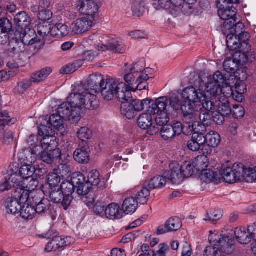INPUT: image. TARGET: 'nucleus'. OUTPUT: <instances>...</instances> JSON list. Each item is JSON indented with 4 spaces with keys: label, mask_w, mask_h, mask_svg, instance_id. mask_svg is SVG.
<instances>
[{
    "label": "nucleus",
    "mask_w": 256,
    "mask_h": 256,
    "mask_svg": "<svg viewBox=\"0 0 256 256\" xmlns=\"http://www.w3.org/2000/svg\"><path fill=\"white\" fill-rule=\"evenodd\" d=\"M226 81V77L220 71L212 76L204 77L198 81L196 89L192 86L185 88L182 91L183 97L191 100L194 102L202 98H216L220 94V87Z\"/></svg>",
    "instance_id": "nucleus-1"
},
{
    "label": "nucleus",
    "mask_w": 256,
    "mask_h": 256,
    "mask_svg": "<svg viewBox=\"0 0 256 256\" xmlns=\"http://www.w3.org/2000/svg\"><path fill=\"white\" fill-rule=\"evenodd\" d=\"M74 6L81 15L70 24L71 34L84 36L86 34L94 25L98 18V6L92 0H76Z\"/></svg>",
    "instance_id": "nucleus-2"
},
{
    "label": "nucleus",
    "mask_w": 256,
    "mask_h": 256,
    "mask_svg": "<svg viewBox=\"0 0 256 256\" xmlns=\"http://www.w3.org/2000/svg\"><path fill=\"white\" fill-rule=\"evenodd\" d=\"M214 98H202L203 100H198V102H194L191 100H189V104L187 107L183 108L184 111L186 116V120H194L196 118V112L204 108L207 111L216 110L222 114L228 116L232 112L229 100L224 96H220L214 102H212L209 99L213 100Z\"/></svg>",
    "instance_id": "nucleus-3"
},
{
    "label": "nucleus",
    "mask_w": 256,
    "mask_h": 256,
    "mask_svg": "<svg viewBox=\"0 0 256 256\" xmlns=\"http://www.w3.org/2000/svg\"><path fill=\"white\" fill-rule=\"evenodd\" d=\"M62 104H68L72 116L70 117V118L74 122H77L80 120V112L83 108L94 110L98 105V103H96V106L93 104L90 94L81 86L79 88L78 92L71 93L68 98V101Z\"/></svg>",
    "instance_id": "nucleus-4"
},
{
    "label": "nucleus",
    "mask_w": 256,
    "mask_h": 256,
    "mask_svg": "<svg viewBox=\"0 0 256 256\" xmlns=\"http://www.w3.org/2000/svg\"><path fill=\"white\" fill-rule=\"evenodd\" d=\"M152 69L147 68L143 70L140 64H132L126 70L124 78L127 85L132 88L133 92L142 90L148 88L147 80L154 77Z\"/></svg>",
    "instance_id": "nucleus-5"
},
{
    "label": "nucleus",
    "mask_w": 256,
    "mask_h": 256,
    "mask_svg": "<svg viewBox=\"0 0 256 256\" xmlns=\"http://www.w3.org/2000/svg\"><path fill=\"white\" fill-rule=\"evenodd\" d=\"M219 172L224 180L228 184H234L242 180L248 182L249 180L247 173L248 175L250 170L241 163L232 164L230 162H226L222 165Z\"/></svg>",
    "instance_id": "nucleus-6"
},
{
    "label": "nucleus",
    "mask_w": 256,
    "mask_h": 256,
    "mask_svg": "<svg viewBox=\"0 0 256 256\" xmlns=\"http://www.w3.org/2000/svg\"><path fill=\"white\" fill-rule=\"evenodd\" d=\"M147 111L152 115H156L155 121L157 125H166L169 122L170 115L168 99L166 97L157 98Z\"/></svg>",
    "instance_id": "nucleus-7"
},
{
    "label": "nucleus",
    "mask_w": 256,
    "mask_h": 256,
    "mask_svg": "<svg viewBox=\"0 0 256 256\" xmlns=\"http://www.w3.org/2000/svg\"><path fill=\"white\" fill-rule=\"evenodd\" d=\"M14 34L15 38L18 40L16 46L14 47V50L17 52H24V46L26 45L32 46L38 44L43 45L44 44L42 40H38L36 37L34 31L30 28L16 30Z\"/></svg>",
    "instance_id": "nucleus-8"
},
{
    "label": "nucleus",
    "mask_w": 256,
    "mask_h": 256,
    "mask_svg": "<svg viewBox=\"0 0 256 256\" xmlns=\"http://www.w3.org/2000/svg\"><path fill=\"white\" fill-rule=\"evenodd\" d=\"M68 109V106L66 104H62L58 108V114H52L48 118L50 124L57 130L64 128V120H68L72 123L74 122L69 117H72Z\"/></svg>",
    "instance_id": "nucleus-9"
},
{
    "label": "nucleus",
    "mask_w": 256,
    "mask_h": 256,
    "mask_svg": "<svg viewBox=\"0 0 256 256\" xmlns=\"http://www.w3.org/2000/svg\"><path fill=\"white\" fill-rule=\"evenodd\" d=\"M222 30L224 34H232L237 35L242 38L244 41H246L250 34L244 31V25L236 18L232 20H227L224 22L222 26Z\"/></svg>",
    "instance_id": "nucleus-10"
},
{
    "label": "nucleus",
    "mask_w": 256,
    "mask_h": 256,
    "mask_svg": "<svg viewBox=\"0 0 256 256\" xmlns=\"http://www.w3.org/2000/svg\"><path fill=\"white\" fill-rule=\"evenodd\" d=\"M104 80V78L101 74L99 73L92 74L90 75L86 84L81 86L83 89L89 92L92 102L95 106L96 103H98L96 96L98 86H100V84L102 83Z\"/></svg>",
    "instance_id": "nucleus-11"
},
{
    "label": "nucleus",
    "mask_w": 256,
    "mask_h": 256,
    "mask_svg": "<svg viewBox=\"0 0 256 256\" xmlns=\"http://www.w3.org/2000/svg\"><path fill=\"white\" fill-rule=\"evenodd\" d=\"M52 130L44 125L41 126L38 128V134L43 136L41 140L42 148L44 150H54L57 148V142L56 139L51 136Z\"/></svg>",
    "instance_id": "nucleus-12"
},
{
    "label": "nucleus",
    "mask_w": 256,
    "mask_h": 256,
    "mask_svg": "<svg viewBox=\"0 0 256 256\" xmlns=\"http://www.w3.org/2000/svg\"><path fill=\"white\" fill-rule=\"evenodd\" d=\"M118 79L113 78H104L100 85V93L103 98L106 100H110L114 97Z\"/></svg>",
    "instance_id": "nucleus-13"
},
{
    "label": "nucleus",
    "mask_w": 256,
    "mask_h": 256,
    "mask_svg": "<svg viewBox=\"0 0 256 256\" xmlns=\"http://www.w3.org/2000/svg\"><path fill=\"white\" fill-rule=\"evenodd\" d=\"M182 98L185 100V102L184 104L182 106L181 108L182 113L183 114V120L184 122L189 124L190 123V122H193L194 120H199L200 122H201L204 126L206 125H209L210 124L212 121V117L209 113V112H210L207 111L206 110H204V108H201L200 110H198V112H196V118L195 119L186 120V116L184 111L183 108L184 106L187 107L188 104H190L188 100H187L186 99L184 98L183 96Z\"/></svg>",
    "instance_id": "nucleus-14"
},
{
    "label": "nucleus",
    "mask_w": 256,
    "mask_h": 256,
    "mask_svg": "<svg viewBox=\"0 0 256 256\" xmlns=\"http://www.w3.org/2000/svg\"><path fill=\"white\" fill-rule=\"evenodd\" d=\"M100 173L96 170H92L88 175V181L86 182L85 188L90 190H102L106 187L104 181H100Z\"/></svg>",
    "instance_id": "nucleus-15"
},
{
    "label": "nucleus",
    "mask_w": 256,
    "mask_h": 256,
    "mask_svg": "<svg viewBox=\"0 0 256 256\" xmlns=\"http://www.w3.org/2000/svg\"><path fill=\"white\" fill-rule=\"evenodd\" d=\"M182 226L180 218L177 216L169 218L164 224L158 226L156 234H163L168 232H176Z\"/></svg>",
    "instance_id": "nucleus-16"
},
{
    "label": "nucleus",
    "mask_w": 256,
    "mask_h": 256,
    "mask_svg": "<svg viewBox=\"0 0 256 256\" xmlns=\"http://www.w3.org/2000/svg\"><path fill=\"white\" fill-rule=\"evenodd\" d=\"M131 91H133L132 88L125 82L118 79L114 96H116L120 102L124 103L130 100L132 97Z\"/></svg>",
    "instance_id": "nucleus-17"
},
{
    "label": "nucleus",
    "mask_w": 256,
    "mask_h": 256,
    "mask_svg": "<svg viewBox=\"0 0 256 256\" xmlns=\"http://www.w3.org/2000/svg\"><path fill=\"white\" fill-rule=\"evenodd\" d=\"M170 170L166 173L168 180L174 184H179L184 180V177L181 170L180 165L174 161L169 164Z\"/></svg>",
    "instance_id": "nucleus-18"
},
{
    "label": "nucleus",
    "mask_w": 256,
    "mask_h": 256,
    "mask_svg": "<svg viewBox=\"0 0 256 256\" xmlns=\"http://www.w3.org/2000/svg\"><path fill=\"white\" fill-rule=\"evenodd\" d=\"M29 178L16 181L13 186L15 192L22 190L24 192H32L36 190L38 186V180L32 178L29 180Z\"/></svg>",
    "instance_id": "nucleus-19"
},
{
    "label": "nucleus",
    "mask_w": 256,
    "mask_h": 256,
    "mask_svg": "<svg viewBox=\"0 0 256 256\" xmlns=\"http://www.w3.org/2000/svg\"><path fill=\"white\" fill-rule=\"evenodd\" d=\"M166 179L162 176H156L150 180H146L142 184V189L140 192L144 190L149 192L154 189H160L165 186Z\"/></svg>",
    "instance_id": "nucleus-20"
},
{
    "label": "nucleus",
    "mask_w": 256,
    "mask_h": 256,
    "mask_svg": "<svg viewBox=\"0 0 256 256\" xmlns=\"http://www.w3.org/2000/svg\"><path fill=\"white\" fill-rule=\"evenodd\" d=\"M20 198L21 194L18 198L11 197L6 200L5 206L8 214H16L20 212L23 204V202L20 200Z\"/></svg>",
    "instance_id": "nucleus-21"
},
{
    "label": "nucleus",
    "mask_w": 256,
    "mask_h": 256,
    "mask_svg": "<svg viewBox=\"0 0 256 256\" xmlns=\"http://www.w3.org/2000/svg\"><path fill=\"white\" fill-rule=\"evenodd\" d=\"M51 200L54 203L60 204L64 207V210H66L70 205L72 196L71 193H48Z\"/></svg>",
    "instance_id": "nucleus-22"
},
{
    "label": "nucleus",
    "mask_w": 256,
    "mask_h": 256,
    "mask_svg": "<svg viewBox=\"0 0 256 256\" xmlns=\"http://www.w3.org/2000/svg\"><path fill=\"white\" fill-rule=\"evenodd\" d=\"M90 147L88 143L76 149L74 152V160L80 164H86L90 161Z\"/></svg>",
    "instance_id": "nucleus-23"
},
{
    "label": "nucleus",
    "mask_w": 256,
    "mask_h": 256,
    "mask_svg": "<svg viewBox=\"0 0 256 256\" xmlns=\"http://www.w3.org/2000/svg\"><path fill=\"white\" fill-rule=\"evenodd\" d=\"M224 4H222L220 6V9L218 11V14L220 17L223 20L224 22H226L227 20H232L234 21L236 19V10L234 8H232L230 6H226L225 5L227 4H229V3L226 2V0H221ZM231 3H230V4Z\"/></svg>",
    "instance_id": "nucleus-24"
},
{
    "label": "nucleus",
    "mask_w": 256,
    "mask_h": 256,
    "mask_svg": "<svg viewBox=\"0 0 256 256\" xmlns=\"http://www.w3.org/2000/svg\"><path fill=\"white\" fill-rule=\"evenodd\" d=\"M45 193H22L20 200L26 204H31L36 207L42 199L45 198Z\"/></svg>",
    "instance_id": "nucleus-25"
},
{
    "label": "nucleus",
    "mask_w": 256,
    "mask_h": 256,
    "mask_svg": "<svg viewBox=\"0 0 256 256\" xmlns=\"http://www.w3.org/2000/svg\"><path fill=\"white\" fill-rule=\"evenodd\" d=\"M222 256L232 254L234 249V241L228 236H224L218 246Z\"/></svg>",
    "instance_id": "nucleus-26"
},
{
    "label": "nucleus",
    "mask_w": 256,
    "mask_h": 256,
    "mask_svg": "<svg viewBox=\"0 0 256 256\" xmlns=\"http://www.w3.org/2000/svg\"><path fill=\"white\" fill-rule=\"evenodd\" d=\"M14 22L17 27L16 30L30 28V18L24 12H20L16 15L14 16Z\"/></svg>",
    "instance_id": "nucleus-27"
},
{
    "label": "nucleus",
    "mask_w": 256,
    "mask_h": 256,
    "mask_svg": "<svg viewBox=\"0 0 256 256\" xmlns=\"http://www.w3.org/2000/svg\"><path fill=\"white\" fill-rule=\"evenodd\" d=\"M105 215L107 218L111 220L120 218L122 214L119 205L115 202L109 204L105 209Z\"/></svg>",
    "instance_id": "nucleus-28"
},
{
    "label": "nucleus",
    "mask_w": 256,
    "mask_h": 256,
    "mask_svg": "<svg viewBox=\"0 0 256 256\" xmlns=\"http://www.w3.org/2000/svg\"><path fill=\"white\" fill-rule=\"evenodd\" d=\"M12 24L7 18L0 19V43L6 42L8 40V33L12 28Z\"/></svg>",
    "instance_id": "nucleus-29"
},
{
    "label": "nucleus",
    "mask_w": 256,
    "mask_h": 256,
    "mask_svg": "<svg viewBox=\"0 0 256 256\" xmlns=\"http://www.w3.org/2000/svg\"><path fill=\"white\" fill-rule=\"evenodd\" d=\"M72 182L76 190V192H88L85 188L86 182L84 176L80 173L74 174L72 178Z\"/></svg>",
    "instance_id": "nucleus-30"
},
{
    "label": "nucleus",
    "mask_w": 256,
    "mask_h": 256,
    "mask_svg": "<svg viewBox=\"0 0 256 256\" xmlns=\"http://www.w3.org/2000/svg\"><path fill=\"white\" fill-rule=\"evenodd\" d=\"M226 36V42L228 48L230 50H238L242 44V42H244L242 38H240L237 35L232 34H224Z\"/></svg>",
    "instance_id": "nucleus-31"
},
{
    "label": "nucleus",
    "mask_w": 256,
    "mask_h": 256,
    "mask_svg": "<svg viewBox=\"0 0 256 256\" xmlns=\"http://www.w3.org/2000/svg\"><path fill=\"white\" fill-rule=\"evenodd\" d=\"M110 51L115 53L124 54L127 48L124 40L119 38H110Z\"/></svg>",
    "instance_id": "nucleus-32"
},
{
    "label": "nucleus",
    "mask_w": 256,
    "mask_h": 256,
    "mask_svg": "<svg viewBox=\"0 0 256 256\" xmlns=\"http://www.w3.org/2000/svg\"><path fill=\"white\" fill-rule=\"evenodd\" d=\"M61 151L60 149H55L54 150H44L40 154V158L44 162L51 164L54 159L60 158Z\"/></svg>",
    "instance_id": "nucleus-33"
},
{
    "label": "nucleus",
    "mask_w": 256,
    "mask_h": 256,
    "mask_svg": "<svg viewBox=\"0 0 256 256\" xmlns=\"http://www.w3.org/2000/svg\"><path fill=\"white\" fill-rule=\"evenodd\" d=\"M138 202L133 197L126 198L122 204V210L126 214H134L138 208Z\"/></svg>",
    "instance_id": "nucleus-34"
},
{
    "label": "nucleus",
    "mask_w": 256,
    "mask_h": 256,
    "mask_svg": "<svg viewBox=\"0 0 256 256\" xmlns=\"http://www.w3.org/2000/svg\"><path fill=\"white\" fill-rule=\"evenodd\" d=\"M223 210L220 208H210L206 211L204 220L214 222L220 220L223 216Z\"/></svg>",
    "instance_id": "nucleus-35"
},
{
    "label": "nucleus",
    "mask_w": 256,
    "mask_h": 256,
    "mask_svg": "<svg viewBox=\"0 0 256 256\" xmlns=\"http://www.w3.org/2000/svg\"><path fill=\"white\" fill-rule=\"evenodd\" d=\"M152 114L148 111L146 113L140 114L138 119V126L143 130H147L152 126L153 118L152 116Z\"/></svg>",
    "instance_id": "nucleus-36"
},
{
    "label": "nucleus",
    "mask_w": 256,
    "mask_h": 256,
    "mask_svg": "<svg viewBox=\"0 0 256 256\" xmlns=\"http://www.w3.org/2000/svg\"><path fill=\"white\" fill-rule=\"evenodd\" d=\"M234 236L238 242L241 244H246L251 242L249 234L246 232L244 228H236L234 230Z\"/></svg>",
    "instance_id": "nucleus-37"
},
{
    "label": "nucleus",
    "mask_w": 256,
    "mask_h": 256,
    "mask_svg": "<svg viewBox=\"0 0 256 256\" xmlns=\"http://www.w3.org/2000/svg\"><path fill=\"white\" fill-rule=\"evenodd\" d=\"M50 67H46L42 70L32 74L31 76V80L34 82H38L45 80L52 72Z\"/></svg>",
    "instance_id": "nucleus-38"
},
{
    "label": "nucleus",
    "mask_w": 256,
    "mask_h": 256,
    "mask_svg": "<svg viewBox=\"0 0 256 256\" xmlns=\"http://www.w3.org/2000/svg\"><path fill=\"white\" fill-rule=\"evenodd\" d=\"M192 162L196 170L202 172L208 166V158L206 155H200L193 160Z\"/></svg>",
    "instance_id": "nucleus-39"
},
{
    "label": "nucleus",
    "mask_w": 256,
    "mask_h": 256,
    "mask_svg": "<svg viewBox=\"0 0 256 256\" xmlns=\"http://www.w3.org/2000/svg\"><path fill=\"white\" fill-rule=\"evenodd\" d=\"M69 33L68 26L64 24H56L51 29V36H65Z\"/></svg>",
    "instance_id": "nucleus-40"
},
{
    "label": "nucleus",
    "mask_w": 256,
    "mask_h": 256,
    "mask_svg": "<svg viewBox=\"0 0 256 256\" xmlns=\"http://www.w3.org/2000/svg\"><path fill=\"white\" fill-rule=\"evenodd\" d=\"M20 214L23 218L26 220H32L34 218L36 212L34 206L23 203Z\"/></svg>",
    "instance_id": "nucleus-41"
},
{
    "label": "nucleus",
    "mask_w": 256,
    "mask_h": 256,
    "mask_svg": "<svg viewBox=\"0 0 256 256\" xmlns=\"http://www.w3.org/2000/svg\"><path fill=\"white\" fill-rule=\"evenodd\" d=\"M206 143L208 146L215 148L221 140L220 134L216 132L210 131L206 135Z\"/></svg>",
    "instance_id": "nucleus-42"
},
{
    "label": "nucleus",
    "mask_w": 256,
    "mask_h": 256,
    "mask_svg": "<svg viewBox=\"0 0 256 256\" xmlns=\"http://www.w3.org/2000/svg\"><path fill=\"white\" fill-rule=\"evenodd\" d=\"M130 103L136 112H140L145 108L147 110L150 109L152 104H151V100L149 98H146L143 100H136Z\"/></svg>",
    "instance_id": "nucleus-43"
},
{
    "label": "nucleus",
    "mask_w": 256,
    "mask_h": 256,
    "mask_svg": "<svg viewBox=\"0 0 256 256\" xmlns=\"http://www.w3.org/2000/svg\"><path fill=\"white\" fill-rule=\"evenodd\" d=\"M104 38V36L98 34H94L83 38L80 44L82 46L86 47L93 42H98V41L103 42V40Z\"/></svg>",
    "instance_id": "nucleus-44"
},
{
    "label": "nucleus",
    "mask_w": 256,
    "mask_h": 256,
    "mask_svg": "<svg viewBox=\"0 0 256 256\" xmlns=\"http://www.w3.org/2000/svg\"><path fill=\"white\" fill-rule=\"evenodd\" d=\"M121 112L122 115L128 119H132L136 115V112L131 103H122L121 106Z\"/></svg>",
    "instance_id": "nucleus-45"
},
{
    "label": "nucleus",
    "mask_w": 256,
    "mask_h": 256,
    "mask_svg": "<svg viewBox=\"0 0 256 256\" xmlns=\"http://www.w3.org/2000/svg\"><path fill=\"white\" fill-rule=\"evenodd\" d=\"M180 167L184 178L191 176L196 170L192 162H184Z\"/></svg>",
    "instance_id": "nucleus-46"
},
{
    "label": "nucleus",
    "mask_w": 256,
    "mask_h": 256,
    "mask_svg": "<svg viewBox=\"0 0 256 256\" xmlns=\"http://www.w3.org/2000/svg\"><path fill=\"white\" fill-rule=\"evenodd\" d=\"M132 11L134 16L139 17L144 12V5L142 0H133L132 4Z\"/></svg>",
    "instance_id": "nucleus-47"
},
{
    "label": "nucleus",
    "mask_w": 256,
    "mask_h": 256,
    "mask_svg": "<svg viewBox=\"0 0 256 256\" xmlns=\"http://www.w3.org/2000/svg\"><path fill=\"white\" fill-rule=\"evenodd\" d=\"M200 178L204 182H209L212 181L216 182L220 178H217L216 174L210 170L206 169L201 172Z\"/></svg>",
    "instance_id": "nucleus-48"
},
{
    "label": "nucleus",
    "mask_w": 256,
    "mask_h": 256,
    "mask_svg": "<svg viewBox=\"0 0 256 256\" xmlns=\"http://www.w3.org/2000/svg\"><path fill=\"white\" fill-rule=\"evenodd\" d=\"M239 66V61L234 58L226 60L223 63V66L226 71L234 73Z\"/></svg>",
    "instance_id": "nucleus-49"
},
{
    "label": "nucleus",
    "mask_w": 256,
    "mask_h": 256,
    "mask_svg": "<svg viewBox=\"0 0 256 256\" xmlns=\"http://www.w3.org/2000/svg\"><path fill=\"white\" fill-rule=\"evenodd\" d=\"M76 135L78 138L82 141L86 142L92 138V133L89 128L84 126L77 131Z\"/></svg>",
    "instance_id": "nucleus-50"
},
{
    "label": "nucleus",
    "mask_w": 256,
    "mask_h": 256,
    "mask_svg": "<svg viewBox=\"0 0 256 256\" xmlns=\"http://www.w3.org/2000/svg\"><path fill=\"white\" fill-rule=\"evenodd\" d=\"M14 134L10 130L2 128L0 130V139L4 143L10 144L14 142Z\"/></svg>",
    "instance_id": "nucleus-51"
},
{
    "label": "nucleus",
    "mask_w": 256,
    "mask_h": 256,
    "mask_svg": "<svg viewBox=\"0 0 256 256\" xmlns=\"http://www.w3.org/2000/svg\"><path fill=\"white\" fill-rule=\"evenodd\" d=\"M34 172V168L30 164H27L21 166L19 174L22 179L31 178Z\"/></svg>",
    "instance_id": "nucleus-52"
},
{
    "label": "nucleus",
    "mask_w": 256,
    "mask_h": 256,
    "mask_svg": "<svg viewBox=\"0 0 256 256\" xmlns=\"http://www.w3.org/2000/svg\"><path fill=\"white\" fill-rule=\"evenodd\" d=\"M192 124L188 126L189 132H194L193 133H205L206 132V128L201 122L197 120L190 122Z\"/></svg>",
    "instance_id": "nucleus-53"
},
{
    "label": "nucleus",
    "mask_w": 256,
    "mask_h": 256,
    "mask_svg": "<svg viewBox=\"0 0 256 256\" xmlns=\"http://www.w3.org/2000/svg\"><path fill=\"white\" fill-rule=\"evenodd\" d=\"M58 248L70 246L74 242V239L72 237L66 236L62 238L60 236L54 238Z\"/></svg>",
    "instance_id": "nucleus-54"
},
{
    "label": "nucleus",
    "mask_w": 256,
    "mask_h": 256,
    "mask_svg": "<svg viewBox=\"0 0 256 256\" xmlns=\"http://www.w3.org/2000/svg\"><path fill=\"white\" fill-rule=\"evenodd\" d=\"M209 232L208 240L210 243L211 245L218 246L224 237V236L219 234L218 232L216 230L214 232L210 230Z\"/></svg>",
    "instance_id": "nucleus-55"
},
{
    "label": "nucleus",
    "mask_w": 256,
    "mask_h": 256,
    "mask_svg": "<svg viewBox=\"0 0 256 256\" xmlns=\"http://www.w3.org/2000/svg\"><path fill=\"white\" fill-rule=\"evenodd\" d=\"M31 81L22 80L18 82L14 88V92L18 94H22L31 86Z\"/></svg>",
    "instance_id": "nucleus-56"
},
{
    "label": "nucleus",
    "mask_w": 256,
    "mask_h": 256,
    "mask_svg": "<svg viewBox=\"0 0 256 256\" xmlns=\"http://www.w3.org/2000/svg\"><path fill=\"white\" fill-rule=\"evenodd\" d=\"M50 206V200L45 198L42 199L38 204L35 207L36 214H42L48 210Z\"/></svg>",
    "instance_id": "nucleus-57"
},
{
    "label": "nucleus",
    "mask_w": 256,
    "mask_h": 256,
    "mask_svg": "<svg viewBox=\"0 0 256 256\" xmlns=\"http://www.w3.org/2000/svg\"><path fill=\"white\" fill-rule=\"evenodd\" d=\"M160 134L166 140L172 138L174 136V132L170 124L164 125L161 129Z\"/></svg>",
    "instance_id": "nucleus-58"
},
{
    "label": "nucleus",
    "mask_w": 256,
    "mask_h": 256,
    "mask_svg": "<svg viewBox=\"0 0 256 256\" xmlns=\"http://www.w3.org/2000/svg\"><path fill=\"white\" fill-rule=\"evenodd\" d=\"M80 67V64L78 62L67 64L60 70L62 74H69L74 72Z\"/></svg>",
    "instance_id": "nucleus-59"
},
{
    "label": "nucleus",
    "mask_w": 256,
    "mask_h": 256,
    "mask_svg": "<svg viewBox=\"0 0 256 256\" xmlns=\"http://www.w3.org/2000/svg\"><path fill=\"white\" fill-rule=\"evenodd\" d=\"M158 248V250L156 252L150 251V254L152 256H166V254L170 250L169 246L165 243L160 244Z\"/></svg>",
    "instance_id": "nucleus-60"
},
{
    "label": "nucleus",
    "mask_w": 256,
    "mask_h": 256,
    "mask_svg": "<svg viewBox=\"0 0 256 256\" xmlns=\"http://www.w3.org/2000/svg\"><path fill=\"white\" fill-rule=\"evenodd\" d=\"M80 198L88 206H90L95 202V193H78Z\"/></svg>",
    "instance_id": "nucleus-61"
},
{
    "label": "nucleus",
    "mask_w": 256,
    "mask_h": 256,
    "mask_svg": "<svg viewBox=\"0 0 256 256\" xmlns=\"http://www.w3.org/2000/svg\"><path fill=\"white\" fill-rule=\"evenodd\" d=\"M204 256H222V252L217 246H207L204 250Z\"/></svg>",
    "instance_id": "nucleus-62"
},
{
    "label": "nucleus",
    "mask_w": 256,
    "mask_h": 256,
    "mask_svg": "<svg viewBox=\"0 0 256 256\" xmlns=\"http://www.w3.org/2000/svg\"><path fill=\"white\" fill-rule=\"evenodd\" d=\"M60 181V176L56 173H50L48 176V182L50 187H55Z\"/></svg>",
    "instance_id": "nucleus-63"
},
{
    "label": "nucleus",
    "mask_w": 256,
    "mask_h": 256,
    "mask_svg": "<svg viewBox=\"0 0 256 256\" xmlns=\"http://www.w3.org/2000/svg\"><path fill=\"white\" fill-rule=\"evenodd\" d=\"M236 78L240 81H244L248 78V74L246 70L242 66L237 68V70L234 72Z\"/></svg>",
    "instance_id": "nucleus-64"
}]
</instances>
